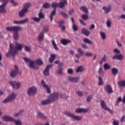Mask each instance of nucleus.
Wrapping results in <instances>:
<instances>
[{"instance_id":"nucleus-2","label":"nucleus","mask_w":125,"mask_h":125,"mask_svg":"<svg viewBox=\"0 0 125 125\" xmlns=\"http://www.w3.org/2000/svg\"><path fill=\"white\" fill-rule=\"evenodd\" d=\"M31 7V4L30 3H26L24 4L23 9L21 10L20 12H19V16L21 17H24L25 16V14L28 12V9Z\"/></svg>"},{"instance_id":"nucleus-60","label":"nucleus","mask_w":125,"mask_h":125,"mask_svg":"<svg viewBox=\"0 0 125 125\" xmlns=\"http://www.w3.org/2000/svg\"><path fill=\"white\" fill-rule=\"evenodd\" d=\"M74 12H75V10L74 9H71L68 11V14L69 15H72V14L74 13Z\"/></svg>"},{"instance_id":"nucleus-44","label":"nucleus","mask_w":125,"mask_h":125,"mask_svg":"<svg viewBox=\"0 0 125 125\" xmlns=\"http://www.w3.org/2000/svg\"><path fill=\"white\" fill-rule=\"evenodd\" d=\"M42 7L43 8H49L50 7V4L49 3H45V4H43Z\"/></svg>"},{"instance_id":"nucleus-45","label":"nucleus","mask_w":125,"mask_h":125,"mask_svg":"<svg viewBox=\"0 0 125 125\" xmlns=\"http://www.w3.org/2000/svg\"><path fill=\"white\" fill-rule=\"evenodd\" d=\"M103 84V80L101 77H99V83L98 85L100 86Z\"/></svg>"},{"instance_id":"nucleus-20","label":"nucleus","mask_w":125,"mask_h":125,"mask_svg":"<svg viewBox=\"0 0 125 125\" xmlns=\"http://www.w3.org/2000/svg\"><path fill=\"white\" fill-rule=\"evenodd\" d=\"M67 4V0H61L60 2L58 3V7L63 8Z\"/></svg>"},{"instance_id":"nucleus-19","label":"nucleus","mask_w":125,"mask_h":125,"mask_svg":"<svg viewBox=\"0 0 125 125\" xmlns=\"http://www.w3.org/2000/svg\"><path fill=\"white\" fill-rule=\"evenodd\" d=\"M15 69L12 70L11 72V77L12 78H14L16 76L17 74L18 73V67L17 66H15Z\"/></svg>"},{"instance_id":"nucleus-43","label":"nucleus","mask_w":125,"mask_h":125,"mask_svg":"<svg viewBox=\"0 0 125 125\" xmlns=\"http://www.w3.org/2000/svg\"><path fill=\"white\" fill-rule=\"evenodd\" d=\"M82 18L83 20H87L88 19V15L86 14H83L82 15Z\"/></svg>"},{"instance_id":"nucleus-3","label":"nucleus","mask_w":125,"mask_h":125,"mask_svg":"<svg viewBox=\"0 0 125 125\" xmlns=\"http://www.w3.org/2000/svg\"><path fill=\"white\" fill-rule=\"evenodd\" d=\"M16 54H17V51L14 50V48H13V44H10V50L5 54L6 57H9L10 55H11L12 57H14Z\"/></svg>"},{"instance_id":"nucleus-18","label":"nucleus","mask_w":125,"mask_h":125,"mask_svg":"<svg viewBox=\"0 0 125 125\" xmlns=\"http://www.w3.org/2000/svg\"><path fill=\"white\" fill-rule=\"evenodd\" d=\"M76 113H87L88 108H78L75 110Z\"/></svg>"},{"instance_id":"nucleus-32","label":"nucleus","mask_w":125,"mask_h":125,"mask_svg":"<svg viewBox=\"0 0 125 125\" xmlns=\"http://www.w3.org/2000/svg\"><path fill=\"white\" fill-rule=\"evenodd\" d=\"M104 10L105 11V13H109L110 11H111V6L108 7H103Z\"/></svg>"},{"instance_id":"nucleus-58","label":"nucleus","mask_w":125,"mask_h":125,"mask_svg":"<svg viewBox=\"0 0 125 125\" xmlns=\"http://www.w3.org/2000/svg\"><path fill=\"white\" fill-rule=\"evenodd\" d=\"M122 97H118L116 105H119V103H120V102H121L122 101Z\"/></svg>"},{"instance_id":"nucleus-14","label":"nucleus","mask_w":125,"mask_h":125,"mask_svg":"<svg viewBox=\"0 0 125 125\" xmlns=\"http://www.w3.org/2000/svg\"><path fill=\"white\" fill-rule=\"evenodd\" d=\"M112 59L122 61L124 59V56L122 54H117L112 57Z\"/></svg>"},{"instance_id":"nucleus-1","label":"nucleus","mask_w":125,"mask_h":125,"mask_svg":"<svg viewBox=\"0 0 125 125\" xmlns=\"http://www.w3.org/2000/svg\"><path fill=\"white\" fill-rule=\"evenodd\" d=\"M58 93H54L52 94L50 97L48 98V99L42 101V105H47L49 104L50 102H54L58 99Z\"/></svg>"},{"instance_id":"nucleus-23","label":"nucleus","mask_w":125,"mask_h":125,"mask_svg":"<svg viewBox=\"0 0 125 125\" xmlns=\"http://www.w3.org/2000/svg\"><path fill=\"white\" fill-rule=\"evenodd\" d=\"M84 70H85L84 67L81 65L78 66V67L76 70V73H83V72Z\"/></svg>"},{"instance_id":"nucleus-54","label":"nucleus","mask_w":125,"mask_h":125,"mask_svg":"<svg viewBox=\"0 0 125 125\" xmlns=\"http://www.w3.org/2000/svg\"><path fill=\"white\" fill-rule=\"evenodd\" d=\"M38 16L40 19L44 18V15L42 12L39 13Z\"/></svg>"},{"instance_id":"nucleus-47","label":"nucleus","mask_w":125,"mask_h":125,"mask_svg":"<svg viewBox=\"0 0 125 125\" xmlns=\"http://www.w3.org/2000/svg\"><path fill=\"white\" fill-rule=\"evenodd\" d=\"M29 21V19H25L23 20L20 21L21 24H25V23H27Z\"/></svg>"},{"instance_id":"nucleus-48","label":"nucleus","mask_w":125,"mask_h":125,"mask_svg":"<svg viewBox=\"0 0 125 125\" xmlns=\"http://www.w3.org/2000/svg\"><path fill=\"white\" fill-rule=\"evenodd\" d=\"M78 53L80 55H83V51L82 49L81 48H78Z\"/></svg>"},{"instance_id":"nucleus-40","label":"nucleus","mask_w":125,"mask_h":125,"mask_svg":"<svg viewBox=\"0 0 125 125\" xmlns=\"http://www.w3.org/2000/svg\"><path fill=\"white\" fill-rule=\"evenodd\" d=\"M24 112L23 110H21L19 113H15L14 114V117H19V116H22V113Z\"/></svg>"},{"instance_id":"nucleus-7","label":"nucleus","mask_w":125,"mask_h":125,"mask_svg":"<svg viewBox=\"0 0 125 125\" xmlns=\"http://www.w3.org/2000/svg\"><path fill=\"white\" fill-rule=\"evenodd\" d=\"M16 98V94L13 93L10 96H9L7 98L3 101V103H7L8 102H11V101L14 100Z\"/></svg>"},{"instance_id":"nucleus-36","label":"nucleus","mask_w":125,"mask_h":125,"mask_svg":"<svg viewBox=\"0 0 125 125\" xmlns=\"http://www.w3.org/2000/svg\"><path fill=\"white\" fill-rule=\"evenodd\" d=\"M44 37V34H43V32H41L39 34V36H38V39L39 41H42L43 40V38Z\"/></svg>"},{"instance_id":"nucleus-56","label":"nucleus","mask_w":125,"mask_h":125,"mask_svg":"<svg viewBox=\"0 0 125 125\" xmlns=\"http://www.w3.org/2000/svg\"><path fill=\"white\" fill-rule=\"evenodd\" d=\"M91 98H92V95L88 96L86 99V101L87 102H90V101L91 100Z\"/></svg>"},{"instance_id":"nucleus-15","label":"nucleus","mask_w":125,"mask_h":125,"mask_svg":"<svg viewBox=\"0 0 125 125\" xmlns=\"http://www.w3.org/2000/svg\"><path fill=\"white\" fill-rule=\"evenodd\" d=\"M51 68H52V64L47 65L46 67L43 71V74L44 76H48V75H49V69H51Z\"/></svg>"},{"instance_id":"nucleus-52","label":"nucleus","mask_w":125,"mask_h":125,"mask_svg":"<svg viewBox=\"0 0 125 125\" xmlns=\"http://www.w3.org/2000/svg\"><path fill=\"white\" fill-rule=\"evenodd\" d=\"M23 60L25 62H27V63H30V62L32 61L31 59H30V58H26V57L23 58Z\"/></svg>"},{"instance_id":"nucleus-49","label":"nucleus","mask_w":125,"mask_h":125,"mask_svg":"<svg viewBox=\"0 0 125 125\" xmlns=\"http://www.w3.org/2000/svg\"><path fill=\"white\" fill-rule=\"evenodd\" d=\"M8 0H2V4L1 5L5 7V5H6V4H7V2H8Z\"/></svg>"},{"instance_id":"nucleus-11","label":"nucleus","mask_w":125,"mask_h":125,"mask_svg":"<svg viewBox=\"0 0 125 125\" xmlns=\"http://www.w3.org/2000/svg\"><path fill=\"white\" fill-rule=\"evenodd\" d=\"M16 47L15 49H14V50H16L17 54L18 53V50H22L23 49V47L24 46V44H20L19 43L16 42L15 43Z\"/></svg>"},{"instance_id":"nucleus-63","label":"nucleus","mask_w":125,"mask_h":125,"mask_svg":"<svg viewBox=\"0 0 125 125\" xmlns=\"http://www.w3.org/2000/svg\"><path fill=\"white\" fill-rule=\"evenodd\" d=\"M121 122H122V123H124V122H125V116L123 115L121 119Z\"/></svg>"},{"instance_id":"nucleus-35","label":"nucleus","mask_w":125,"mask_h":125,"mask_svg":"<svg viewBox=\"0 0 125 125\" xmlns=\"http://www.w3.org/2000/svg\"><path fill=\"white\" fill-rule=\"evenodd\" d=\"M35 63H36L37 65H39L41 66V65H42L43 64V62H42V61L41 59H37L35 61Z\"/></svg>"},{"instance_id":"nucleus-9","label":"nucleus","mask_w":125,"mask_h":125,"mask_svg":"<svg viewBox=\"0 0 125 125\" xmlns=\"http://www.w3.org/2000/svg\"><path fill=\"white\" fill-rule=\"evenodd\" d=\"M101 106L105 111H107L109 112V113H110V114H112L113 110H111V109L108 107H107V105H106V104L105 103V101L102 100L101 101Z\"/></svg>"},{"instance_id":"nucleus-16","label":"nucleus","mask_w":125,"mask_h":125,"mask_svg":"<svg viewBox=\"0 0 125 125\" xmlns=\"http://www.w3.org/2000/svg\"><path fill=\"white\" fill-rule=\"evenodd\" d=\"M2 119L5 122H14L15 119L9 116H4L2 117Z\"/></svg>"},{"instance_id":"nucleus-34","label":"nucleus","mask_w":125,"mask_h":125,"mask_svg":"<svg viewBox=\"0 0 125 125\" xmlns=\"http://www.w3.org/2000/svg\"><path fill=\"white\" fill-rule=\"evenodd\" d=\"M100 35L102 40H103L104 41L106 40V34L104 32H100Z\"/></svg>"},{"instance_id":"nucleus-51","label":"nucleus","mask_w":125,"mask_h":125,"mask_svg":"<svg viewBox=\"0 0 125 125\" xmlns=\"http://www.w3.org/2000/svg\"><path fill=\"white\" fill-rule=\"evenodd\" d=\"M11 2L12 3L13 6H16V5H18V3H17L16 1H15L14 0H11Z\"/></svg>"},{"instance_id":"nucleus-46","label":"nucleus","mask_w":125,"mask_h":125,"mask_svg":"<svg viewBox=\"0 0 125 125\" xmlns=\"http://www.w3.org/2000/svg\"><path fill=\"white\" fill-rule=\"evenodd\" d=\"M72 29H73V31H74V32H77V31H78V30H79V28L75 24H73Z\"/></svg>"},{"instance_id":"nucleus-13","label":"nucleus","mask_w":125,"mask_h":125,"mask_svg":"<svg viewBox=\"0 0 125 125\" xmlns=\"http://www.w3.org/2000/svg\"><path fill=\"white\" fill-rule=\"evenodd\" d=\"M104 89H105L106 92L109 93V94H111V93H113V88L110 84H106V86L104 87Z\"/></svg>"},{"instance_id":"nucleus-39","label":"nucleus","mask_w":125,"mask_h":125,"mask_svg":"<svg viewBox=\"0 0 125 125\" xmlns=\"http://www.w3.org/2000/svg\"><path fill=\"white\" fill-rule=\"evenodd\" d=\"M60 14H61V15L63 16V17L65 18L66 19H68V14H67V13H66L64 12L63 11H61L60 12Z\"/></svg>"},{"instance_id":"nucleus-28","label":"nucleus","mask_w":125,"mask_h":125,"mask_svg":"<svg viewBox=\"0 0 125 125\" xmlns=\"http://www.w3.org/2000/svg\"><path fill=\"white\" fill-rule=\"evenodd\" d=\"M119 86L125 87V80L120 81L118 82Z\"/></svg>"},{"instance_id":"nucleus-10","label":"nucleus","mask_w":125,"mask_h":125,"mask_svg":"<svg viewBox=\"0 0 125 125\" xmlns=\"http://www.w3.org/2000/svg\"><path fill=\"white\" fill-rule=\"evenodd\" d=\"M9 84L13 88H15V89H18L21 86V83L15 81H10Z\"/></svg>"},{"instance_id":"nucleus-26","label":"nucleus","mask_w":125,"mask_h":125,"mask_svg":"<svg viewBox=\"0 0 125 125\" xmlns=\"http://www.w3.org/2000/svg\"><path fill=\"white\" fill-rule=\"evenodd\" d=\"M37 117L40 118V119H42L43 120H46V117L41 112H38Z\"/></svg>"},{"instance_id":"nucleus-50","label":"nucleus","mask_w":125,"mask_h":125,"mask_svg":"<svg viewBox=\"0 0 125 125\" xmlns=\"http://www.w3.org/2000/svg\"><path fill=\"white\" fill-rule=\"evenodd\" d=\"M15 121L16 125H22V122L20 120H15Z\"/></svg>"},{"instance_id":"nucleus-61","label":"nucleus","mask_w":125,"mask_h":125,"mask_svg":"<svg viewBox=\"0 0 125 125\" xmlns=\"http://www.w3.org/2000/svg\"><path fill=\"white\" fill-rule=\"evenodd\" d=\"M86 56H87L88 57H90V56H92V53L90 52H87L85 54Z\"/></svg>"},{"instance_id":"nucleus-57","label":"nucleus","mask_w":125,"mask_h":125,"mask_svg":"<svg viewBox=\"0 0 125 125\" xmlns=\"http://www.w3.org/2000/svg\"><path fill=\"white\" fill-rule=\"evenodd\" d=\"M106 25L108 28H110L111 27V21L109 20H107L106 21Z\"/></svg>"},{"instance_id":"nucleus-25","label":"nucleus","mask_w":125,"mask_h":125,"mask_svg":"<svg viewBox=\"0 0 125 125\" xmlns=\"http://www.w3.org/2000/svg\"><path fill=\"white\" fill-rule=\"evenodd\" d=\"M63 65H64V63L63 62H61L60 63L58 70V74H62V71H63V67H63Z\"/></svg>"},{"instance_id":"nucleus-64","label":"nucleus","mask_w":125,"mask_h":125,"mask_svg":"<svg viewBox=\"0 0 125 125\" xmlns=\"http://www.w3.org/2000/svg\"><path fill=\"white\" fill-rule=\"evenodd\" d=\"M113 125H120L119 124V121H114L113 122Z\"/></svg>"},{"instance_id":"nucleus-27","label":"nucleus","mask_w":125,"mask_h":125,"mask_svg":"<svg viewBox=\"0 0 125 125\" xmlns=\"http://www.w3.org/2000/svg\"><path fill=\"white\" fill-rule=\"evenodd\" d=\"M80 10L82 11H83V12H84V13H88V10L87 9V8L85 6H82L80 7Z\"/></svg>"},{"instance_id":"nucleus-41","label":"nucleus","mask_w":125,"mask_h":125,"mask_svg":"<svg viewBox=\"0 0 125 125\" xmlns=\"http://www.w3.org/2000/svg\"><path fill=\"white\" fill-rule=\"evenodd\" d=\"M52 43L54 49H55V50H58L57 45H56V43H55V41L54 40L52 41Z\"/></svg>"},{"instance_id":"nucleus-17","label":"nucleus","mask_w":125,"mask_h":125,"mask_svg":"<svg viewBox=\"0 0 125 125\" xmlns=\"http://www.w3.org/2000/svg\"><path fill=\"white\" fill-rule=\"evenodd\" d=\"M80 80L79 77H73L72 76L68 77V81L71 82V83H78Z\"/></svg>"},{"instance_id":"nucleus-38","label":"nucleus","mask_w":125,"mask_h":125,"mask_svg":"<svg viewBox=\"0 0 125 125\" xmlns=\"http://www.w3.org/2000/svg\"><path fill=\"white\" fill-rule=\"evenodd\" d=\"M83 42L86 43H88V44H91L92 43V42L87 38H84L83 39Z\"/></svg>"},{"instance_id":"nucleus-42","label":"nucleus","mask_w":125,"mask_h":125,"mask_svg":"<svg viewBox=\"0 0 125 125\" xmlns=\"http://www.w3.org/2000/svg\"><path fill=\"white\" fill-rule=\"evenodd\" d=\"M49 30V28H48V26H44L43 27V30H42V33H46V32H48Z\"/></svg>"},{"instance_id":"nucleus-4","label":"nucleus","mask_w":125,"mask_h":125,"mask_svg":"<svg viewBox=\"0 0 125 125\" xmlns=\"http://www.w3.org/2000/svg\"><path fill=\"white\" fill-rule=\"evenodd\" d=\"M51 6L54 8L53 11H52L50 15V19L51 22H52V20H53V16L56 14V7H58V3L53 2L51 4Z\"/></svg>"},{"instance_id":"nucleus-37","label":"nucleus","mask_w":125,"mask_h":125,"mask_svg":"<svg viewBox=\"0 0 125 125\" xmlns=\"http://www.w3.org/2000/svg\"><path fill=\"white\" fill-rule=\"evenodd\" d=\"M104 70H109L111 69V66L109 64L105 63L104 64Z\"/></svg>"},{"instance_id":"nucleus-8","label":"nucleus","mask_w":125,"mask_h":125,"mask_svg":"<svg viewBox=\"0 0 125 125\" xmlns=\"http://www.w3.org/2000/svg\"><path fill=\"white\" fill-rule=\"evenodd\" d=\"M66 115H67V116H68V117H70V118H72V119L76 120V121H81V120L83 119V116H75V114L71 113L70 112H66Z\"/></svg>"},{"instance_id":"nucleus-53","label":"nucleus","mask_w":125,"mask_h":125,"mask_svg":"<svg viewBox=\"0 0 125 125\" xmlns=\"http://www.w3.org/2000/svg\"><path fill=\"white\" fill-rule=\"evenodd\" d=\"M67 73L70 75H72L74 73V70L72 68H69L67 69Z\"/></svg>"},{"instance_id":"nucleus-30","label":"nucleus","mask_w":125,"mask_h":125,"mask_svg":"<svg viewBox=\"0 0 125 125\" xmlns=\"http://www.w3.org/2000/svg\"><path fill=\"white\" fill-rule=\"evenodd\" d=\"M0 13H6V10L2 5H0Z\"/></svg>"},{"instance_id":"nucleus-12","label":"nucleus","mask_w":125,"mask_h":125,"mask_svg":"<svg viewBox=\"0 0 125 125\" xmlns=\"http://www.w3.org/2000/svg\"><path fill=\"white\" fill-rule=\"evenodd\" d=\"M42 85L43 86L44 88H45L47 90V93L50 94L51 93V91L50 90V88L48 86L47 84L45 83V82H44V81L42 80Z\"/></svg>"},{"instance_id":"nucleus-21","label":"nucleus","mask_w":125,"mask_h":125,"mask_svg":"<svg viewBox=\"0 0 125 125\" xmlns=\"http://www.w3.org/2000/svg\"><path fill=\"white\" fill-rule=\"evenodd\" d=\"M82 34H83V35H84V36H86V37H88L89 35H90V32L89 31L85 29V28H82L81 31Z\"/></svg>"},{"instance_id":"nucleus-5","label":"nucleus","mask_w":125,"mask_h":125,"mask_svg":"<svg viewBox=\"0 0 125 125\" xmlns=\"http://www.w3.org/2000/svg\"><path fill=\"white\" fill-rule=\"evenodd\" d=\"M5 29L8 32H18L23 30V28L20 26H8Z\"/></svg>"},{"instance_id":"nucleus-24","label":"nucleus","mask_w":125,"mask_h":125,"mask_svg":"<svg viewBox=\"0 0 125 125\" xmlns=\"http://www.w3.org/2000/svg\"><path fill=\"white\" fill-rule=\"evenodd\" d=\"M61 43L63 44V45H67L68 43H70L71 40H68L64 39H63L61 41Z\"/></svg>"},{"instance_id":"nucleus-55","label":"nucleus","mask_w":125,"mask_h":125,"mask_svg":"<svg viewBox=\"0 0 125 125\" xmlns=\"http://www.w3.org/2000/svg\"><path fill=\"white\" fill-rule=\"evenodd\" d=\"M33 20H34V21H35V22H39V21H41V19H40L39 18H35V17H33L32 18Z\"/></svg>"},{"instance_id":"nucleus-33","label":"nucleus","mask_w":125,"mask_h":125,"mask_svg":"<svg viewBox=\"0 0 125 125\" xmlns=\"http://www.w3.org/2000/svg\"><path fill=\"white\" fill-rule=\"evenodd\" d=\"M56 57V55L53 54H51V57L49 58V62L50 63H52V62H53V61L54 60V59H55Z\"/></svg>"},{"instance_id":"nucleus-59","label":"nucleus","mask_w":125,"mask_h":125,"mask_svg":"<svg viewBox=\"0 0 125 125\" xmlns=\"http://www.w3.org/2000/svg\"><path fill=\"white\" fill-rule=\"evenodd\" d=\"M24 49L26 51H28V52L29 51H30V50H31V49H30V47H29L28 46H25Z\"/></svg>"},{"instance_id":"nucleus-31","label":"nucleus","mask_w":125,"mask_h":125,"mask_svg":"<svg viewBox=\"0 0 125 125\" xmlns=\"http://www.w3.org/2000/svg\"><path fill=\"white\" fill-rule=\"evenodd\" d=\"M13 37L14 40L17 41V40H19V35H18V31L14 32Z\"/></svg>"},{"instance_id":"nucleus-6","label":"nucleus","mask_w":125,"mask_h":125,"mask_svg":"<svg viewBox=\"0 0 125 125\" xmlns=\"http://www.w3.org/2000/svg\"><path fill=\"white\" fill-rule=\"evenodd\" d=\"M38 92V89L35 86H32L29 88L27 91V94L30 96H33V95H36Z\"/></svg>"},{"instance_id":"nucleus-62","label":"nucleus","mask_w":125,"mask_h":125,"mask_svg":"<svg viewBox=\"0 0 125 125\" xmlns=\"http://www.w3.org/2000/svg\"><path fill=\"white\" fill-rule=\"evenodd\" d=\"M77 94L80 96V97H82V96H83V92L80 91H77Z\"/></svg>"},{"instance_id":"nucleus-29","label":"nucleus","mask_w":125,"mask_h":125,"mask_svg":"<svg viewBox=\"0 0 125 125\" xmlns=\"http://www.w3.org/2000/svg\"><path fill=\"white\" fill-rule=\"evenodd\" d=\"M111 72L113 76H116L119 72V70L117 69V68L114 67L111 69Z\"/></svg>"},{"instance_id":"nucleus-22","label":"nucleus","mask_w":125,"mask_h":125,"mask_svg":"<svg viewBox=\"0 0 125 125\" xmlns=\"http://www.w3.org/2000/svg\"><path fill=\"white\" fill-rule=\"evenodd\" d=\"M29 66L31 68H33V69H36V70H38V69H39V66L36 65V64H35V62L33 61H31L29 62Z\"/></svg>"}]
</instances>
